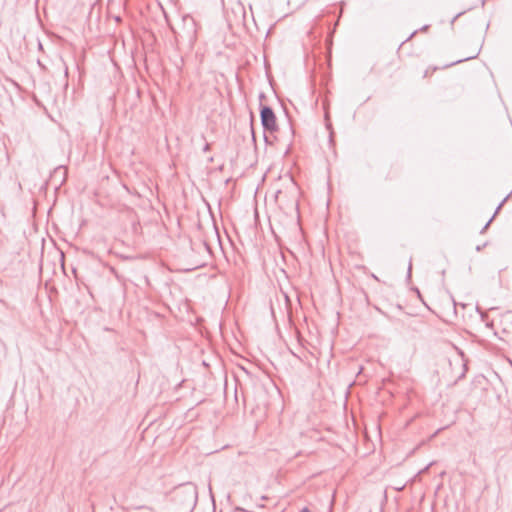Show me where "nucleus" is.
<instances>
[{
    "label": "nucleus",
    "instance_id": "f03ea898",
    "mask_svg": "<svg viewBox=\"0 0 512 512\" xmlns=\"http://www.w3.org/2000/svg\"><path fill=\"white\" fill-rule=\"evenodd\" d=\"M183 22V36L190 42H194L197 37V23L190 15H185L182 18Z\"/></svg>",
    "mask_w": 512,
    "mask_h": 512
},
{
    "label": "nucleus",
    "instance_id": "f257e3e1",
    "mask_svg": "<svg viewBox=\"0 0 512 512\" xmlns=\"http://www.w3.org/2000/svg\"><path fill=\"white\" fill-rule=\"evenodd\" d=\"M261 123L265 131L277 130L276 116L272 108L263 106L260 111Z\"/></svg>",
    "mask_w": 512,
    "mask_h": 512
},
{
    "label": "nucleus",
    "instance_id": "423d86ee",
    "mask_svg": "<svg viewBox=\"0 0 512 512\" xmlns=\"http://www.w3.org/2000/svg\"><path fill=\"white\" fill-rule=\"evenodd\" d=\"M138 509H146V510H149V511H153V508L148 507V506H141V507H138Z\"/></svg>",
    "mask_w": 512,
    "mask_h": 512
},
{
    "label": "nucleus",
    "instance_id": "7ed1b4c3",
    "mask_svg": "<svg viewBox=\"0 0 512 512\" xmlns=\"http://www.w3.org/2000/svg\"><path fill=\"white\" fill-rule=\"evenodd\" d=\"M176 495H184V496H187L189 498V504L192 505L196 502V498H197V491H196V488L194 486H191V485H186V486H183L182 488H180L177 492H176Z\"/></svg>",
    "mask_w": 512,
    "mask_h": 512
},
{
    "label": "nucleus",
    "instance_id": "20e7f679",
    "mask_svg": "<svg viewBox=\"0 0 512 512\" xmlns=\"http://www.w3.org/2000/svg\"><path fill=\"white\" fill-rule=\"evenodd\" d=\"M126 210H127L128 215L131 217L132 222L135 223V221H136V214L133 211V209L127 208Z\"/></svg>",
    "mask_w": 512,
    "mask_h": 512
},
{
    "label": "nucleus",
    "instance_id": "39448f33",
    "mask_svg": "<svg viewBox=\"0 0 512 512\" xmlns=\"http://www.w3.org/2000/svg\"><path fill=\"white\" fill-rule=\"evenodd\" d=\"M492 220H493V217H492V218H491V219L486 223V225L484 226V228H483L482 232H484V231L487 229V227L490 225V223L492 222Z\"/></svg>",
    "mask_w": 512,
    "mask_h": 512
},
{
    "label": "nucleus",
    "instance_id": "0eeeda50",
    "mask_svg": "<svg viewBox=\"0 0 512 512\" xmlns=\"http://www.w3.org/2000/svg\"><path fill=\"white\" fill-rule=\"evenodd\" d=\"M279 194H281V191H278L277 194H276V198L279 197Z\"/></svg>",
    "mask_w": 512,
    "mask_h": 512
}]
</instances>
